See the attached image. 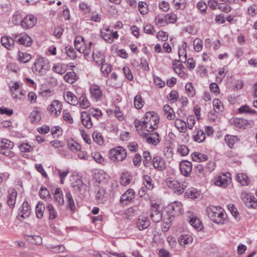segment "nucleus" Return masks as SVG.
I'll return each instance as SVG.
<instances>
[{"instance_id":"1","label":"nucleus","mask_w":257,"mask_h":257,"mask_svg":"<svg viewBox=\"0 0 257 257\" xmlns=\"http://www.w3.org/2000/svg\"><path fill=\"white\" fill-rule=\"evenodd\" d=\"M49 68V65L47 60L43 57L38 58L32 67L34 73L39 76L45 75Z\"/></svg>"},{"instance_id":"2","label":"nucleus","mask_w":257,"mask_h":257,"mask_svg":"<svg viewBox=\"0 0 257 257\" xmlns=\"http://www.w3.org/2000/svg\"><path fill=\"white\" fill-rule=\"evenodd\" d=\"M109 158L113 162H121L126 157V150L121 146L111 149L109 152Z\"/></svg>"},{"instance_id":"3","label":"nucleus","mask_w":257,"mask_h":257,"mask_svg":"<svg viewBox=\"0 0 257 257\" xmlns=\"http://www.w3.org/2000/svg\"><path fill=\"white\" fill-rule=\"evenodd\" d=\"M166 184L168 187L173 190L174 192L178 194H182L186 187V185L184 184L181 185L180 183L177 180L172 178H168L166 180Z\"/></svg>"},{"instance_id":"4","label":"nucleus","mask_w":257,"mask_h":257,"mask_svg":"<svg viewBox=\"0 0 257 257\" xmlns=\"http://www.w3.org/2000/svg\"><path fill=\"white\" fill-rule=\"evenodd\" d=\"M14 147V144L11 141L4 139L0 141V153L7 156H13V152L11 150Z\"/></svg>"},{"instance_id":"5","label":"nucleus","mask_w":257,"mask_h":257,"mask_svg":"<svg viewBox=\"0 0 257 257\" xmlns=\"http://www.w3.org/2000/svg\"><path fill=\"white\" fill-rule=\"evenodd\" d=\"M219 211L220 210H216L215 211L213 210H209L208 215L210 219L216 223L223 224L226 215L223 211L220 212Z\"/></svg>"},{"instance_id":"6","label":"nucleus","mask_w":257,"mask_h":257,"mask_svg":"<svg viewBox=\"0 0 257 257\" xmlns=\"http://www.w3.org/2000/svg\"><path fill=\"white\" fill-rule=\"evenodd\" d=\"M186 215L187 220L194 228L198 230L202 228V223L200 219L191 211L188 210L186 213Z\"/></svg>"},{"instance_id":"7","label":"nucleus","mask_w":257,"mask_h":257,"mask_svg":"<svg viewBox=\"0 0 257 257\" xmlns=\"http://www.w3.org/2000/svg\"><path fill=\"white\" fill-rule=\"evenodd\" d=\"M62 109V103L57 100H54L48 106L47 110L54 116H59L61 113Z\"/></svg>"},{"instance_id":"8","label":"nucleus","mask_w":257,"mask_h":257,"mask_svg":"<svg viewBox=\"0 0 257 257\" xmlns=\"http://www.w3.org/2000/svg\"><path fill=\"white\" fill-rule=\"evenodd\" d=\"M13 37H14L15 42L21 45L30 46L32 44L31 38L26 34L13 35Z\"/></svg>"},{"instance_id":"9","label":"nucleus","mask_w":257,"mask_h":257,"mask_svg":"<svg viewBox=\"0 0 257 257\" xmlns=\"http://www.w3.org/2000/svg\"><path fill=\"white\" fill-rule=\"evenodd\" d=\"M135 192L132 189H127L120 198V203L122 207L128 204L132 200L135 198Z\"/></svg>"},{"instance_id":"10","label":"nucleus","mask_w":257,"mask_h":257,"mask_svg":"<svg viewBox=\"0 0 257 257\" xmlns=\"http://www.w3.org/2000/svg\"><path fill=\"white\" fill-rule=\"evenodd\" d=\"M140 136L145 139L148 143L154 146L157 145L160 142L159 135L157 133L149 134L143 132L140 134Z\"/></svg>"},{"instance_id":"11","label":"nucleus","mask_w":257,"mask_h":257,"mask_svg":"<svg viewBox=\"0 0 257 257\" xmlns=\"http://www.w3.org/2000/svg\"><path fill=\"white\" fill-rule=\"evenodd\" d=\"M102 38L106 42L111 43L113 39H117L118 35L117 32H113L108 28H106L101 32Z\"/></svg>"},{"instance_id":"12","label":"nucleus","mask_w":257,"mask_h":257,"mask_svg":"<svg viewBox=\"0 0 257 257\" xmlns=\"http://www.w3.org/2000/svg\"><path fill=\"white\" fill-rule=\"evenodd\" d=\"M37 21V18L32 15L26 16L22 21V27L25 29H30L33 27Z\"/></svg>"},{"instance_id":"13","label":"nucleus","mask_w":257,"mask_h":257,"mask_svg":"<svg viewBox=\"0 0 257 257\" xmlns=\"http://www.w3.org/2000/svg\"><path fill=\"white\" fill-rule=\"evenodd\" d=\"M242 200L247 207L255 208L257 207V202L254 196L247 193H242Z\"/></svg>"},{"instance_id":"14","label":"nucleus","mask_w":257,"mask_h":257,"mask_svg":"<svg viewBox=\"0 0 257 257\" xmlns=\"http://www.w3.org/2000/svg\"><path fill=\"white\" fill-rule=\"evenodd\" d=\"M135 126L137 131L140 128L146 130L148 132H153L154 130L156 129L154 127L152 124L149 123L146 119L144 118V120L138 122H135Z\"/></svg>"},{"instance_id":"15","label":"nucleus","mask_w":257,"mask_h":257,"mask_svg":"<svg viewBox=\"0 0 257 257\" xmlns=\"http://www.w3.org/2000/svg\"><path fill=\"white\" fill-rule=\"evenodd\" d=\"M144 118L149 121L150 123L152 124L154 127L156 128H157L159 118L156 112L154 111L147 112L145 113Z\"/></svg>"},{"instance_id":"16","label":"nucleus","mask_w":257,"mask_h":257,"mask_svg":"<svg viewBox=\"0 0 257 257\" xmlns=\"http://www.w3.org/2000/svg\"><path fill=\"white\" fill-rule=\"evenodd\" d=\"M90 92L92 97L96 101H99L102 99V91L98 85L96 84L91 85L90 88Z\"/></svg>"},{"instance_id":"17","label":"nucleus","mask_w":257,"mask_h":257,"mask_svg":"<svg viewBox=\"0 0 257 257\" xmlns=\"http://www.w3.org/2000/svg\"><path fill=\"white\" fill-rule=\"evenodd\" d=\"M12 95L13 98L21 99L25 94L21 89V86L18 82L15 83L11 87Z\"/></svg>"},{"instance_id":"18","label":"nucleus","mask_w":257,"mask_h":257,"mask_svg":"<svg viewBox=\"0 0 257 257\" xmlns=\"http://www.w3.org/2000/svg\"><path fill=\"white\" fill-rule=\"evenodd\" d=\"M153 165L154 168L159 171H163L166 167L165 160L160 156H156L153 158Z\"/></svg>"},{"instance_id":"19","label":"nucleus","mask_w":257,"mask_h":257,"mask_svg":"<svg viewBox=\"0 0 257 257\" xmlns=\"http://www.w3.org/2000/svg\"><path fill=\"white\" fill-rule=\"evenodd\" d=\"M150 225V220L148 217L144 215H140L137 222V226L140 230H143L147 228Z\"/></svg>"},{"instance_id":"20","label":"nucleus","mask_w":257,"mask_h":257,"mask_svg":"<svg viewBox=\"0 0 257 257\" xmlns=\"http://www.w3.org/2000/svg\"><path fill=\"white\" fill-rule=\"evenodd\" d=\"M17 196V192L15 189H10L8 190L7 203L10 208L14 207Z\"/></svg>"},{"instance_id":"21","label":"nucleus","mask_w":257,"mask_h":257,"mask_svg":"<svg viewBox=\"0 0 257 257\" xmlns=\"http://www.w3.org/2000/svg\"><path fill=\"white\" fill-rule=\"evenodd\" d=\"M30 119L34 124L38 123L41 119V112L38 107H35L30 115Z\"/></svg>"},{"instance_id":"22","label":"nucleus","mask_w":257,"mask_h":257,"mask_svg":"<svg viewBox=\"0 0 257 257\" xmlns=\"http://www.w3.org/2000/svg\"><path fill=\"white\" fill-rule=\"evenodd\" d=\"M181 173L185 176H188L192 171V163L189 161L182 162L180 164Z\"/></svg>"},{"instance_id":"23","label":"nucleus","mask_w":257,"mask_h":257,"mask_svg":"<svg viewBox=\"0 0 257 257\" xmlns=\"http://www.w3.org/2000/svg\"><path fill=\"white\" fill-rule=\"evenodd\" d=\"M73 187L75 191L79 192L81 195H85L87 191V186L84 184L81 180H78L75 183L73 184Z\"/></svg>"},{"instance_id":"24","label":"nucleus","mask_w":257,"mask_h":257,"mask_svg":"<svg viewBox=\"0 0 257 257\" xmlns=\"http://www.w3.org/2000/svg\"><path fill=\"white\" fill-rule=\"evenodd\" d=\"M81 121L83 125L87 128L92 126V122L89 114L87 111H83L81 113Z\"/></svg>"},{"instance_id":"25","label":"nucleus","mask_w":257,"mask_h":257,"mask_svg":"<svg viewBox=\"0 0 257 257\" xmlns=\"http://www.w3.org/2000/svg\"><path fill=\"white\" fill-rule=\"evenodd\" d=\"M64 98L68 103L76 105L78 103V100L77 97L71 92H67L64 94Z\"/></svg>"},{"instance_id":"26","label":"nucleus","mask_w":257,"mask_h":257,"mask_svg":"<svg viewBox=\"0 0 257 257\" xmlns=\"http://www.w3.org/2000/svg\"><path fill=\"white\" fill-rule=\"evenodd\" d=\"M206 136L203 131L201 129H195L193 135V138L194 141L198 143H201L205 139Z\"/></svg>"},{"instance_id":"27","label":"nucleus","mask_w":257,"mask_h":257,"mask_svg":"<svg viewBox=\"0 0 257 257\" xmlns=\"http://www.w3.org/2000/svg\"><path fill=\"white\" fill-rule=\"evenodd\" d=\"M174 125L177 130L182 133H185L187 131V126L186 121L179 118L175 119Z\"/></svg>"},{"instance_id":"28","label":"nucleus","mask_w":257,"mask_h":257,"mask_svg":"<svg viewBox=\"0 0 257 257\" xmlns=\"http://www.w3.org/2000/svg\"><path fill=\"white\" fill-rule=\"evenodd\" d=\"M92 55L94 61L97 64L100 65V64H102V63L104 62V56L103 54L99 51L97 50H94Z\"/></svg>"},{"instance_id":"29","label":"nucleus","mask_w":257,"mask_h":257,"mask_svg":"<svg viewBox=\"0 0 257 257\" xmlns=\"http://www.w3.org/2000/svg\"><path fill=\"white\" fill-rule=\"evenodd\" d=\"M74 46L77 51H83L85 46L84 38L80 36H76L74 40Z\"/></svg>"},{"instance_id":"30","label":"nucleus","mask_w":257,"mask_h":257,"mask_svg":"<svg viewBox=\"0 0 257 257\" xmlns=\"http://www.w3.org/2000/svg\"><path fill=\"white\" fill-rule=\"evenodd\" d=\"M15 39L8 37H3L1 39L2 44L8 49H11L14 45Z\"/></svg>"},{"instance_id":"31","label":"nucleus","mask_w":257,"mask_h":257,"mask_svg":"<svg viewBox=\"0 0 257 257\" xmlns=\"http://www.w3.org/2000/svg\"><path fill=\"white\" fill-rule=\"evenodd\" d=\"M24 238L30 242L37 245H40L42 243V238L39 235H24Z\"/></svg>"},{"instance_id":"32","label":"nucleus","mask_w":257,"mask_h":257,"mask_svg":"<svg viewBox=\"0 0 257 257\" xmlns=\"http://www.w3.org/2000/svg\"><path fill=\"white\" fill-rule=\"evenodd\" d=\"M96 198L99 203H103L107 200V194L105 193L104 189L100 188L97 191Z\"/></svg>"},{"instance_id":"33","label":"nucleus","mask_w":257,"mask_h":257,"mask_svg":"<svg viewBox=\"0 0 257 257\" xmlns=\"http://www.w3.org/2000/svg\"><path fill=\"white\" fill-rule=\"evenodd\" d=\"M163 110L168 119L173 120L175 118V112L170 105H165L163 107Z\"/></svg>"},{"instance_id":"34","label":"nucleus","mask_w":257,"mask_h":257,"mask_svg":"<svg viewBox=\"0 0 257 257\" xmlns=\"http://www.w3.org/2000/svg\"><path fill=\"white\" fill-rule=\"evenodd\" d=\"M152 180L151 178L148 175H146L144 177V185L145 187H143L141 189L142 192L145 191V188L149 190H152L154 188V185L152 183Z\"/></svg>"},{"instance_id":"35","label":"nucleus","mask_w":257,"mask_h":257,"mask_svg":"<svg viewBox=\"0 0 257 257\" xmlns=\"http://www.w3.org/2000/svg\"><path fill=\"white\" fill-rule=\"evenodd\" d=\"M236 180L242 185H247L249 183V179L247 176L243 173H238L236 175Z\"/></svg>"},{"instance_id":"36","label":"nucleus","mask_w":257,"mask_h":257,"mask_svg":"<svg viewBox=\"0 0 257 257\" xmlns=\"http://www.w3.org/2000/svg\"><path fill=\"white\" fill-rule=\"evenodd\" d=\"M150 216L154 222H159L162 219V211L160 210H153Z\"/></svg>"},{"instance_id":"37","label":"nucleus","mask_w":257,"mask_h":257,"mask_svg":"<svg viewBox=\"0 0 257 257\" xmlns=\"http://www.w3.org/2000/svg\"><path fill=\"white\" fill-rule=\"evenodd\" d=\"M54 198L55 199V200L59 204H63V196L60 188H57L55 189L54 192Z\"/></svg>"},{"instance_id":"38","label":"nucleus","mask_w":257,"mask_h":257,"mask_svg":"<svg viewBox=\"0 0 257 257\" xmlns=\"http://www.w3.org/2000/svg\"><path fill=\"white\" fill-rule=\"evenodd\" d=\"M131 176L128 172L123 173L120 177V183L122 186H126L131 182Z\"/></svg>"},{"instance_id":"39","label":"nucleus","mask_w":257,"mask_h":257,"mask_svg":"<svg viewBox=\"0 0 257 257\" xmlns=\"http://www.w3.org/2000/svg\"><path fill=\"white\" fill-rule=\"evenodd\" d=\"M224 140L230 148H233L234 144L237 141V138L235 136L226 135L225 137Z\"/></svg>"},{"instance_id":"40","label":"nucleus","mask_w":257,"mask_h":257,"mask_svg":"<svg viewBox=\"0 0 257 257\" xmlns=\"http://www.w3.org/2000/svg\"><path fill=\"white\" fill-rule=\"evenodd\" d=\"M227 177L225 175H223L222 176H218L214 183L216 186L225 187L227 185Z\"/></svg>"},{"instance_id":"41","label":"nucleus","mask_w":257,"mask_h":257,"mask_svg":"<svg viewBox=\"0 0 257 257\" xmlns=\"http://www.w3.org/2000/svg\"><path fill=\"white\" fill-rule=\"evenodd\" d=\"M76 74L74 72H67L64 76V80L69 83L70 84L73 83L77 79L76 78Z\"/></svg>"},{"instance_id":"42","label":"nucleus","mask_w":257,"mask_h":257,"mask_svg":"<svg viewBox=\"0 0 257 257\" xmlns=\"http://www.w3.org/2000/svg\"><path fill=\"white\" fill-rule=\"evenodd\" d=\"M134 103L137 109H141L144 106L145 102L141 95L138 94L135 97Z\"/></svg>"},{"instance_id":"43","label":"nucleus","mask_w":257,"mask_h":257,"mask_svg":"<svg viewBox=\"0 0 257 257\" xmlns=\"http://www.w3.org/2000/svg\"><path fill=\"white\" fill-rule=\"evenodd\" d=\"M213 106L214 112L218 113L223 110V104L222 102L218 99H215L213 100Z\"/></svg>"},{"instance_id":"44","label":"nucleus","mask_w":257,"mask_h":257,"mask_svg":"<svg viewBox=\"0 0 257 257\" xmlns=\"http://www.w3.org/2000/svg\"><path fill=\"white\" fill-rule=\"evenodd\" d=\"M192 159L194 161L202 162L208 159L207 155L200 153H195L192 155Z\"/></svg>"},{"instance_id":"45","label":"nucleus","mask_w":257,"mask_h":257,"mask_svg":"<svg viewBox=\"0 0 257 257\" xmlns=\"http://www.w3.org/2000/svg\"><path fill=\"white\" fill-rule=\"evenodd\" d=\"M92 138L94 141L99 145L103 144V139L101 134L97 131H95L92 134Z\"/></svg>"},{"instance_id":"46","label":"nucleus","mask_w":257,"mask_h":257,"mask_svg":"<svg viewBox=\"0 0 257 257\" xmlns=\"http://www.w3.org/2000/svg\"><path fill=\"white\" fill-rule=\"evenodd\" d=\"M196 173L199 177L204 176L207 172V169L204 167L202 164L197 165L195 168Z\"/></svg>"},{"instance_id":"47","label":"nucleus","mask_w":257,"mask_h":257,"mask_svg":"<svg viewBox=\"0 0 257 257\" xmlns=\"http://www.w3.org/2000/svg\"><path fill=\"white\" fill-rule=\"evenodd\" d=\"M78 102H79L80 106L82 108H86L90 106L89 101L87 99L86 97L84 95H82L79 99Z\"/></svg>"},{"instance_id":"48","label":"nucleus","mask_w":257,"mask_h":257,"mask_svg":"<svg viewBox=\"0 0 257 257\" xmlns=\"http://www.w3.org/2000/svg\"><path fill=\"white\" fill-rule=\"evenodd\" d=\"M19 60L22 63H27L31 59V56L29 54L19 52L18 53Z\"/></svg>"},{"instance_id":"49","label":"nucleus","mask_w":257,"mask_h":257,"mask_svg":"<svg viewBox=\"0 0 257 257\" xmlns=\"http://www.w3.org/2000/svg\"><path fill=\"white\" fill-rule=\"evenodd\" d=\"M39 194L40 197L43 199L47 200L50 198V194L49 191L44 186L41 187Z\"/></svg>"},{"instance_id":"50","label":"nucleus","mask_w":257,"mask_h":257,"mask_svg":"<svg viewBox=\"0 0 257 257\" xmlns=\"http://www.w3.org/2000/svg\"><path fill=\"white\" fill-rule=\"evenodd\" d=\"M22 18V16L21 13L17 11L13 14L12 21V22L15 25H19L20 23L22 24V21L23 20Z\"/></svg>"},{"instance_id":"51","label":"nucleus","mask_w":257,"mask_h":257,"mask_svg":"<svg viewBox=\"0 0 257 257\" xmlns=\"http://www.w3.org/2000/svg\"><path fill=\"white\" fill-rule=\"evenodd\" d=\"M31 214V210H20L18 213L17 218L22 220L28 217Z\"/></svg>"},{"instance_id":"52","label":"nucleus","mask_w":257,"mask_h":257,"mask_svg":"<svg viewBox=\"0 0 257 257\" xmlns=\"http://www.w3.org/2000/svg\"><path fill=\"white\" fill-rule=\"evenodd\" d=\"M179 241L180 245H184L191 242L192 241V238L188 235H182L180 236Z\"/></svg>"},{"instance_id":"53","label":"nucleus","mask_w":257,"mask_h":257,"mask_svg":"<svg viewBox=\"0 0 257 257\" xmlns=\"http://www.w3.org/2000/svg\"><path fill=\"white\" fill-rule=\"evenodd\" d=\"M238 112L239 113H250L252 114L255 112V110L251 109L247 105L241 106L238 109Z\"/></svg>"},{"instance_id":"54","label":"nucleus","mask_w":257,"mask_h":257,"mask_svg":"<svg viewBox=\"0 0 257 257\" xmlns=\"http://www.w3.org/2000/svg\"><path fill=\"white\" fill-rule=\"evenodd\" d=\"M186 122L187 124V128H188L189 130H192L196 123L195 116L193 115H189L187 117Z\"/></svg>"},{"instance_id":"55","label":"nucleus","mask_w":257,"mask_h":257,"mask_svg":"<svg viewBox=\"0 0 257 257\" xmlns=\"http://www.w3.org/2000/svg\"><path fill=\"white\" fill-rule=\"evenodd\" d=\"M185 89L187 93L190 97H193L195 94V90L191 83H188L186 84Z\"/></svg>"},{"instance_id":"56","label":"nucleus","mask_w":257,"mask_h":257,"mask_svg":"<svg viewBox=\"0 0 257 257\" xmlns=\"http://www.w3.org/2000/svg\"><path fill=\"white\" fill-rule=\"evenodd\" d=\"M194 49L196 52H200L202 49L203 43L201 39L196 38L193 42Z\"/></svg>"},{"instance_id":"57","label":"nucleus","mask_w":257,"mask_h":257,"mask_svg":"<svg viewBox=\"0 0 257 257\" xmlns=\"http://www.w3.org/2000/svg\"><path fill=\"white\" fill-rule=\"evenodd\" d=\"M87 112L89 114V116L92 115L97 119H98L102 115V113L100 110L93 108L89 109Z\"/></svg>"},{"instance_id":"58","label":"nucleus","mask_w":257,"mask_h":257,"mask_svg":"<svg viewBox=\"0 0 257 257\" xmlns=\"http://www.w3.org/2000/svg\"><path fill=\"white\" fill-rule=\"evenodd\" d=\"M178 96V93L176 90H172L168 95L167 98L173 103L177 100Z\"/></svg>"},{"instance_id":"59","label":"nucleus","mask_w":257,"mask_h":257,"mask_svg":"<svg viewBox=\"0 0 257 257\" xmlns=\"http://www.w3.org/2000/svg\"><path fill=\"white\" fill-rule=\"evenodd\" d=\"M175 8L178 9H184L186 6L184 0H174L173 1Z\"/></svg>"},{"instance_id":"60","label":"nucleus","mask_w":257,"mask_h":257,"mask_svg":"<svg viewBox=\"0 0 257 257\" xmlns=\"http://www.w3.org/2000/svg\"><path fill=\"white\" fill-rule=\"evenodd\" d=\"M185 195L187 197L191 199L197 198L199 196V194L195 189L187 191Z\"/></svg>"},{"instance_id":"61","label":"nucleus","mask_w":257,"mask_h":257,"mask_svg":"<svg viewBox=\"0 0 257 257\" xmlns=\"http://www.w3.org/2000/svg\"><path fill=\"white\" fill-rule=\"evenodd\" d=\"M66 197L67 199L68 206H69L70 208L69 209H75L76 206L75 205L73 199L70 192H67L66 194Z\"/></svg>"},{"instance_id":"62","label":"nucleus","mask_w":257,"mask_h":257,"mask_svg":"<svg viewBox=\"0 0 257 257\" xmlns=\"http://www.w3.org/2000/svg\"><path fill=\"white\" fill-rule=\"evenodd\" d=\"M100 65H101V70L104 74L108 75L111 72V66L110 65L104 62Z\"/></svg>"},{"instance_id":"63","label":"nucleus","mask_w":257,"mask_h":257,"mask_svg":"<svg viewBox=\"0 0 257 257\" xmlns=\"http://www.w3.org/2000/svg\"><path fill=\"white\" fill-rule=\"evenodd\" d=\"M155 23L161 26H165L167 23V20L162 15H158L155 18Z\"/></svg>"},{"instance_id":"64","label":"nucleus","mask_w":257,"mask_h":257,"mask_svg":"<svg viewBox=\"0 0 257 257\" xmlns=\"http://www.w3.org/2000/svg\"><path fill=\"white\" fill-rule=\"evenodd\" d=\"M138 7L140 12L141 14L145 15L147 13V5L146 3L143 2H139L138 4Z\"/></svg>"}]
</instances>
